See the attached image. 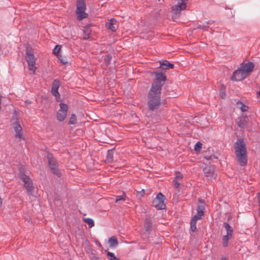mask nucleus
Instances as JSON below:
<instances>
[{"instance_id":"f257e3e1","label":"nucleus","mask_w":260,"mask_h":260,"mask_svg":"<svg viewBox=\"0 0 260 260\" xmlns=\"http://www.w3.org/2000/svg\"><path fill=\"white\" fill-rule=\"evenodd\" d=\"M153 74L155 79L148 92L147 99L148 106L151 111L158 109L161 104V90L166 81V76L162 72H155Z\"/></svg>"},{"instance_id":"b1692460","label":"nucleus","mask_w":260,"mask_h":260,"mask_svg":"<svg viewBox=\"0 0 260 260\" xmlns=\"http://www.w3.org/2000/svg\"><path fill=\"white\" fill-rule=\"evenodd\" d=\"M237 104L239 105V108L242 112L246 111L248 108V106L239 101L237 103Z\"/></svg>"},{"instance_id":"9d476101","label":"nucleus","mask_w":260,"mask_h":260,"mask_svg":"<svg viewBox=\"0 0 260 260\" xmlns=\"http://www.w3.org/2000/svg\"><path fill=\"white\" fill-rule=\"evenodd\" d=\"M247 75L239 67L237 70L234 72L231 80L236 81H240L245 79Z\"/></svg>"},{"instance_id":"7ed1b4c3","label":"nucleus","mask_w":260,"mask_h":260,"mask_svg":"<svg viewBox=\"0 0 260 260\" xmlns=\"http://www.w3.org/2000/svg\"><path fill=\"white\" fill-rule=\"evenodd\" d=\"M85 10L86 5L84 1L77 0L76 3V14L78 20H81L87 17L88 14L85 12Z\"/></svg>"},{"instance_id":"c03bdc74","label":"nucleus","mask_w":260,"mask_h":260,"mask_svg":"<svg viewBox=\"0 0 260 260\" xmlns=\"http://www.w3.org/2000/svg\"><path fill=\"white\" fill-rule=\"evenodd\" d=\"M221 260H226L225 257H222Z\"/></svg>"},{"instance_id":"a18cd8bd","label":"nucleus","mask_w":260,"mask_h":260,"mask_svg":"<svg viewBox=\"0 0 260 260\" xmlns=\"http://www.w3.org/2000/svg\"><path fill=\"white\" fill-rule=\"evenodd\" d=\"M158 203H159V202H156V204H158Z\"/></svg>"},{"instance_id":"f704fd0d","label":"nucleus","mask_w":260,"mask_h":260,"mask_svg":"<svg viewBox=\"0 0 260 260\" xmlns=\"http://www.w3.org/2000/svg\"><path fill=\"white\" fill-rule=\"evenodd\" d=\"M183 178L182 174L179 172H176L175 174V179L174 180H177L178 181L181 180Z\"/></svg>"},{"instance_id":"6e6552de","label":"nucleus","mask_w":260,"mask_h":260,"mask_svg":"<svg viewBox=\"0 0 260 260\" xmlns=\"http://www.w3.org/2000/svg\"><path fill=\"white\" fill-rule=\"evenodd\" d=\"M187 1L188 0H178L177 4L172 6V11L175 16H178L181 11L186 9Z\"/></svg>"},{"instance_id":"393cba45","label":"nucleus","mask_w":260,"mask_h":260,"mask_svg":"<svg viewBox=\"0 0 260 260\" xmlns=\"http://www.w3.org/2000/svg\"><path fill=\"white\" fill-rule=\"evenodd\" d=\"M59 86H60L59 80L58 79H55L52 83L51 88L58 90Z\"/></svg>"},{"instance_id":"aec40b11","label":"nucleus","mask_w":260,"mask_h":260,"mask_svg":"<svg viewBox=\"0 0 260 260\" xmlns=\"http://www.w3.org/2000/svg\"><path fill=\"white\" fill-rule=\"evenodd\" d=\"M223 226L226 231V233L232 234H233V229L232 227L226 222L223 223Z\"/></svg>"},{"instance_id":"c9c22d12","label":"nucleus","mask_w":260,"mask_h":260,"mask_svg":"<svg viewBox=\"0 0 260 260\" xmlns=\"http://www.w3.org/2000/svg\"><path fill=\"white\" fill-rule=\"evenodd\" d=\"M112 59V56L110 54H107L104 56V60L105 62L109 64L110 63Z\"/></svg>"},{"instance_id":"7c9ffc66","label":"nucleus","mask_w":260,"mask_h":260,"mask_svg":"<svg viewBox=\"0 0 260 260\" xmlns=\"http://www.w3.org/2000/svg\"><path fill=\"white\" fill-rule=\"evenodd\" d=\"M211 23V21H208L206 22V24H199L197 28L205 30L208 27V25Z\"/></svg>"},{"instance_id":"1a4fd4ad","label":"nucleus","mask_w":260,"mask_h":260,"mask_svg":"<svg viewBox=\"0 0 260 260\" xmlns=\"http://www.w3.org/2000/svg\"><path fill=\"white\" fill-rule=\"evenodd\" d=\"M60 109L58 110L56 114V119L59 121H62L66 118L68 110V106L64 103L59 104Z\"/></svg>"},{"instance_id":"a878e982","label":"nucleus","mask_w":260,"mask_h":260,"mask_svg":"<svg viewBox=\"0 0 260 260\" xmlns=\"http://www.w3.org/2000/svg\"><path fill=\"white\" fill-rule=\"evenodd\" d=\"M107 256L109 260H120L118 258L115 256L114 253L111 252H108L107 253Z\"/></svg>"},{"instance_id":"423d86ee","label":"nucleus","mask_w":260,"mask_h":260,"mask_svg":"<svg viewBox=\"0 0 260 260\" xmlns=\"http://www.w3.org/2000/svg\"><path fill=\"white\" fill-rule=\"evenodd\" d=\"M26 60L28 63V70L31 71L33 74L35 73L36 70L35 56L31 51L28 49L26 51Z\"/></svg>"},{"instance_id":"a19ab883","label":"nucleus","mask_w":260,"mask_h":260,"mask_svg":"<svg viewBox=\"0 0 260 260\" xmlns=\"http://www.w3.org/2000/svg\"><path fill=\"white\" fill-rule=\"evenodd\" d=\"M257 197H258V203L259 205V208H260V192L257 193Z\"/></svg>"},{"instance_id":"a211bd4d","label":"nucleus","mask_w":260,"mask_h":260,"mask_svg":"<svg viewBox=\"0 0 260 260\" xmlns=\"http://www.w3.org/2000/svg\"><path fill=\"white\" fill-rule=\"evenodd\" d=\"M233 235L226 233V234L223 236L222 240V246L223 247H226L228 246L229 240L232 238Z\"/></svg>"},{"instance_id":"58836bf2","label":"nucleus","mask_w":260,"mask_h":260,"mask_svg":"<svg viewBox=\"0 0 260 260\" xmlns=\"http://www.w3.org/2000/svg\"><path fill=\"white\" fill-rule=\"evenodd\" d=\"M220 96L222 99H224L225 97V92L224 89H221L219 92Z\"/></svg>"},{"instance_id":"37998d69","label":"nucleus","mask_w":260,"mask_h":260,"mask_svg":"<svg viewBox=\"0 0 260 260\" xmlns=\"http://www.w3.org/2000/svg\"><path fill=\"white\" fill-rule=\"evenodd\" d=\"M257 97L260 99V91L257 93Z\"/></svg>"},{"instance_id":"4c0bfd02","label":"nucleus","mask_w":260,"mask_h":260,"mask_svg":"<svg viewBox=\"0 0 260 260\" xmlns=\"http://www.w3.org/2000/svg\"><path fill=\"white\" fill-rule=\"evenodd\" d=\"M190 228L192 231L194 232L197 229L196 227V222L191 220L190 222Z\"/></svg>"},{"instance_id":"39448f33","label":"nucleus","mask_w":260,"mask_h":260,"mask_svg":"<svg viewBox=\"0 0 260 260\" xmlns=\"http://www.w3.org/2000/svg\"><path fill=\"white\" fill-rule=\"evenodd\" d=\"M47 159L49 168L52 173L58 177H60L61 175V173L58 169L56 160L51 153L48 154Z\"/></svg>"},{"instance_id":"c85d7f7f","label":"nucleus","mask_w":260,"mask_h":260,"mask_svg":"<svg viewBox=\"0 0 260 260\" xmlns=\"http://www.w3.org/2000/svg\"><path fill=\"white\" fill-rule=\"evenodd\" d=\"M61 46L59 45H57L55 46V48L53 50V53L55 55H56L57 56L58 55H59V52L60 50H61Z\"/></svg>"},{"instance_id":"e433bc0d","label":"nucleus","mask_w":260,"mask_h":260,"mask_svg":"<svg viewBox=\"0 0 260 260\" xmlns=\"http://www.w3.org/2000/svg\"><path fill=\"white\" fill-rule=\"evenodd\" d=\"M52 94L56 98H58L60 96V94L58 91V89H55L51 88Z\"/></svg>"},{"instance_id":"20e7f679","label":"nucleus","mask_w":260,"mask_h":260,"mask_svg":"<svg viewBox=\"0 0 260 260\" xmlns=\"http://www.w3.org/2000/svg\"><path fill=\"white\" fill-rule=\"evenodd\" d=\"M20 178L24 183V186L26 189L27 193L29 195L32 196L35 189L32 180L24 173L20 174Z\"/></svg>"},{"instance_id":"f3484780","label":"nucleus","mask_w":260,"mask_h":260,"mask_svg":"<svg viewBox=\"0 0 260 260\" xmlns=\"http://www.w3.org/2000/svg\"><path fill=\"white\" fill-rule=\"evenodd\" d=\"M159 67L163 70H168L169 69H173L174 67V64L170 63L168 60H162L159 61Z\"/></svg>"},{"instance_id":"72a5a7b5","label":"nucleus","mask_w":260,"mask_h":260,"mask_svg":"<svg viewBox=\"0 0 260 260\" xmlns=\"http://www.w3.org/2000/svg\"><path fill=\"white\" fill-rule=\"evenodd\" d=\"M202 144L200 142H198L194 145V149L196 151H200L201 150Z\"/></svg>"},{"instance_id":"4be33fe9","label":"nucleus","mask_w":260,"mask_h":260,"mask_svg":"<svg viewBox=\"0 0 260 260\" xmlns=\"http://www.w3.org/2000/svg\"><path fill=\"white\" fill-rule=\"evenodd\" d=\"M91 30L88 27H86L84 30L83 39L87 40L90 38Z\"/></svg>"},{"instance_id":"6ab92c4d","label":"nucleus","mask_w":260,"mask_h":260,"mask_svg":"<svg viewBox=\"0 0 260 260\" xmlns=\"http://www.w3.org/2000/svg\"><path fill=\"white\" fill-rule=\"evenodd\" d=\"M199 204L198 205L197 212L199 213L204 214V211L205 210V203L203 199H199Z\"/></svg>"},{"instance_id":"473e14b6","label":"nucleus","mask_w":260,"mask_h":260,"mask_svg":"<svg viewBox=\"0 0 260 260\" xmlns=\"http://www.w3.org/2000/svg\"><path fill=\"white\" fill-rule=\"evenodd\" d=\"M126 195L125 193H123L122 196H118L116 197L115 202L118 203L120 201H125V200Z\"/></svg>"},{"instance_id":"4468645a","label":"nucleus","mask_w":260,"mask_h":260,"mask_svg":"<svg viewBox=\"0 0 260 260\" xmlns=\"http://www.w3.org/2000/svg\"><path fill=\"white\" fill-rule=\"evenodd\" d=\"M144 229L147 234H149L152 229V219L149 216H146L144 221Z\"/></svg>"},{"instance_id":"ddd939ff","label":"nucleus","mask_w":260,"mask_h":260,"mask_svg":"<svg viewBox=\"0 0 260 260\" xmlns=\"http://www.w3.org/2000/svg\"><path fill=\"white\" fill-rule=\"evenodd\" d=\"M13 125L15 132V137L20 139H24L20 124L17 121H16L13 124Z\"/></svg>"},{"instance_id":"5701e85b","label":"nucleus","mask_w":260,"mask_h":260,"mask_svg":"<svg viewBox=\"0 0 260 260\" xmlns=\"http://www.w3.org/2000/svg\"><path fill=\"white\" fill-rule=\"evenodd\" d=\"M84 221L88 225L89 228H91L94 225V222L92 219L90 218H85Z\"/></svg>"},{"instance_id":"c756f323","label":"nucleus","mask_w":260,"mask_h":260,"mask_svg":"<svg viewBox=\"0 0 260 260\" xmlns=\"http://www.w3.org/2000/svg\"><path fill=\"white\" fill-rule=\"evenodd\" d=\"M58 59L60 60V62L63 64H66L68 63V60L67 57L64 56H62L61 55H59L57 56Z\"/></svg>"},{"instance_id":"0eeeda50","label":"nucleus","mask_w":260,"mask_h":260,"mask_svg":"<svg viewBox=\"0 0 260 260\" xmlns=\"http://www.w3.org/2000/svg\"><path fill=\"white\" fill-rule=\"evenodd\" d=\"M165 199V197L161 192H159L153 200L152 206L158 210L164 209L166 206L164 203Z\"/></svg>"},{"instance_id":"2eb2a0df","label":"nucleus","mask_w":260,"mask_h":260,"mask_svg":"<svg viewBox=\"0 0 260 260\" xmlns=\"http://www.w3.org/2000/svg\"><path fill=\"white\" fill-rule=\"evenodd\" d=\"M204 173L205 175L209 179L214 177V167L212 166L205 168L204 169Z\"/></svg>"},{"instance_id":"79ce46f5","label":"nucleus","mask_w":260,"mask_h":260,"mask_svg":"<svg viewBox=\"0 0 260 260\" xmlns=\"http://www.w3.org/2000/svg\"><path fill=\"white\" fill-rule=\"evenodd\" d=\"M96 244L99 247H102V245L100 243H99V242H96Z\"/></svg>"},{"instance_id":"dca6fc26","label":"nucleus","mask_w":260,"mask_h":260,"mask_svg":"<svg viewBox=\"0 0 260 260\" xmlns=\"http://www.w3.org/2000/svg\"><path fill=\"white\" fill-rule=\"evenodd\" d=\"M106 26L108 29L112 31H116L117 28V26L116 24V20L114 19L109 20L106 23Z\"/></svg>"},{"instance_id":"412c9836","label":"nucleus","mask_w":260,"mask_h":260,"mask_svg":"<svg viewBox=\"0 0 260 260\" xmlns=\"http://www.w3.org/2000/svg\"><path fill=\"white\" fill-rule=\"evenodd\" d=\"M108 241L110 247H115L118 244L117 239L114 237L110 238Z\"/></svg>"},{"instance_id":"cd10ccee","label":"nucleus","mask_w":260,"mask_h":260,"mask_svg":"<svg viewBox=\"0 0 260 260\" xmlns=\"http://www.w3.org/2000/svg\"><path fill=\"white\" fill-rule=\"evenodd\" d=\"M77 122V118L75 114H73L71 115L70 119L69 121V124H75Z\"/></svg>"},{"instance_id":"f03ea898","label":"nucleus","mask_w":260,"mask_h":260,"mask_svg":"<svg viewBox=\"0 0 260 260\" xmlns=\"http://www.w3.org/2000/svg\"><path fill=\"white\" fill-rule=\"evenodd\" d=\"M235 153L239 164L244 166L247 163L246 143L242 139H238L234 145Z\"/></svg>"},{"instance_id":"bb28decb","label":"nucleus","mask_w":260,"mask_h":260,"mask_svg":"<svg viewBox=\"0 0 260 260\" xmlns=\"http://www.w3.org/2000/svg\"><path fill=\"white\" fill-rule=\"evenodd\" d=\"M113 153L112 150H109L107 153V159L108 161H112L113 160Z\"/></svg>"},{"instance_id":"ea45409f","label":"nucleus","mask_w":260,"mask_h":260,"mask_svg":"<svg viewBox=\"0 0 260 260\" xmlns=\"http://www.w3.org/2000/svg\"><path fill=\"white\" fill-rule=\"evenodd\" d=\"M173 183L174 185L176 188H178L180 185V183H179V181L177 180H173Z\"/></svg>"},{"instance_id":"f8f14e48","label":"nucleus","mask_w":260,"mask_h":260,"mask_svg":"<svg viewBox=\"0 0 260 260\" xmlns=\"http://www.w3.org/2000/svg\"><path fill=\"white\" fill-rule=\"evenodd\" d=\"M238 126L241 129H244L247 127L248 118L247 116L242 115L236 120Z\"/></svg>"},{"instance_id":"9b49d317","label":"nucleus","mask_w":260,"mask_h":260,"mask_svg":"<svg viewBox=\"0 0 260 260\" xmlns=\"http://www.w3.org/2000/svg\"><path fill=\"white\" fill-rule=\"evenodd\" d=\"M254 66L253 62L249 61L247 63H242L240 64V69L243 71V72L248 76L249 74L253 71Z\"/></svg>"},{"instance_id":"2f4dec72","label":"nucleus","mask_w":260,"mask_h":260,"mask_svg":"<svg viewBox=\"0 0 260 260\" xmlns=\"http://www.w3.org/2000/svg\"><path fill=\"white\" fill-rule=\"evenodd\" d=\"M203 214L199 213L197 212V214H196L191 219V220L197 222V221L200 219L202 216H203Z\"/></svg>"}]
</instances>
